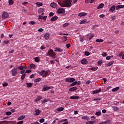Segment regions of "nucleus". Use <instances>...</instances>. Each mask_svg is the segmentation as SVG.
I'll list each match as a JSON object with an SVG mask.
<instances>
[{
  "mask_svg": "<svg viewBox=\"0 0 124 124\" xmlns=\"http://www.w3.org/2000/svg\"><path fill=\"white\" fill-rule=\"evenodd\" d=\"M34 61L36 62H40V58H39V57H35Z\"/></svg>",
  "mask_w": 124,
  "mask_h": 124,
  "instance_id": "obj_30",
  "label": "nucleus"
},
{
  "mask_svg": "<svg viewBox=\"0 0 124 124\" xmlns=\"http://www.w3.org/2000/svg\"><path fill=\"white\" fill-rule=\"evenodd\" d=\"M77 85V82L76 81H74L72 84H70V87H74V86H76Z\"/></svg>",
  "mask_w": 124,
  "mask_h": 124,
  "instance_id": "obj_34",
  "label": "nucleus"
},
{
  "mask_svg": "<svg viewBox=\"0 0 124 124\" xmlns=\"http://www.w3.org/2000/svg\"><path fill=\"white\" fill-rule=\"evenodd\" d=\"M95 115H96V116H100V115H101V112L98 111L95 113Z\"/></svg>",
  "mask_w": 124,
  "mask_h": 124,
  "instance_id": "obj_47",
  "label": "nucleus"
},
{
  "mask_svg": "<svg viewBox=\"0 0 124 124\" xmlns=\"http://www.w3.org/2000/svg\"><path fill=\"white\" fill-rule=\"evenodd\" d=\"M41 81V78H38L34 80V82H40Z\"/></svg>",
  "mask_w": 124,
  "mask_h": 124,
  "instance_id": "obj_48",
  "label": "nucleus"
},
{
  "mask_svg": "<svg viewBox=\"0 0 124 124\" xmlns=\"http://www.w3.org/2000/svg\"><path fill=\"white\" fill-rule=\"evenodd\" d=\"M97 63H98V64H99V65H101L102 64V63H103V62H102V61L100 60V61H98Z\"/></svg>",
  "mask_w": 124,
  "mask_h": 124,
  "instance_id": "obj_50",
  "label": "nucleus"
},
{
  "mask_svg": "<svg viewBox=\"0 0 124 124\" xmlns=\"http://www.w3.org/2000/svg\"><path fill=\"white\" fill-rule=\"evenodd\" d=\"M64 109V108L63 107H61L58 108L57 109V111H58V112H62V111H63V110Z\"/></svg>",
  "mask_w": 124,
  "mask_h": 124,
  "instance_id": "obj_32",
  "label": "nucleus"
},
{
  "mask_svg": "<svg viewBox=\"0 0 124 124\" xmlns=\"http://www.w3.org/2000/svg\"><path fill=\"white\" fill-rule=\"evenodd\" d=\"M103 41H104V40H103V39H97L96 40L95 42L98 43H101V42H103Z\"/></svg>",
  "mask_w": 124,
  "mask_h": 124,
  "instance_id": "obj_38",
  "label": "nucleus"
},
{
  "mask_svg": "<svg viewBox=\"0 0 124 124\" xmlns=\"http://www.w3.org/2000/svg\"><path fill=\"white\" fill-rule=\"evenodd\" d=\"M44 37L46 40H48V39L50 37V34L48 32L46 33L44 35Z\"/></svg>",
  "mask_w": 124,
  "mask_h": 124,
  "instance_id": "obj_8",
  "label": "nucleus"
},
{
  "mask_svg": "<svg viewBox=\"0 0 124 124\" xmlns=\"http://www.w3.org/2000/svg\"><path fill=\"white\" fill-rule=\"evenodd\" d=\"M89 69L90 70H92V71H95L97 70V69H98V67H96L90 68Z\"/></svg>",
  "mask_w": 124,
  "mask_h": 124,
  "instance_id": "obj_23",
  "label": "nucleus"
},
{
  "mask_svg": "<svg viewBox=\"0 0 124 124\" xmlns=\"http://www.w3.org/2000/svg\"><path fill=\"white\" fill-rule=\"evenodd\" d=\"M119 89L120 87H115L112 90V92H117Z\"/></svg>",
  "mask_w": 124,
  "mask_h": 124,
  "instance_id": "obj_39",
  "label": "nucleus"
},
{
  "mask_svg": "<svg viewBox=\"0 0 124 124\" xmlns=\"http://www.w3.org/2000/svg\"><path fill=\"white\" fill-rule=\"evenodd\" d=\"M30 25H34L35 24V22L34 21H30L29 22Z\"/></svg>",
  "mask_w": 124,
  "mask_h": 124,
  "instance_id": "obj_60",
  "label": "nucleus"
},
{
  "mask_svg": "<svg viewBox=\"0 0 124 124\" xmlns=\"http://www.w3.org/2000/svg\"><path fill=\"white\" fill-rule=\"evenodd\" d=\"M108 123H110V121L108 120V121H106L105 122H102V123H100L99 124H107Z\"/></svg>",
  "mask_w": 124,
  "mask_h": 124,
  "instance_id": "obj_42",
  "label": "nucleus"
},
{
  "mask_svg": "<svg viewBox=\"0 0 124 124\" xmlns=\"http://www.w3.org/2000/svg\"><path fill=\"white\" fill-rule=\"evenodd\" d=\"M30 68H35V66L34 65V64H31L30 65Z\"/></svg>",
  "mask_w": 124,
  "mask_h": 124,
  "instance_id": "obj_45",
  "label": "nucleus"
},
{
  "mask_svg": "<svg viewBox=\"0 0 124 124\" xmlns=\"http://www.w3.org/2000/svg\"><path fill=\"white\" fill-rule=\"evenodd\" d=\"M72 1L71 0H65L63 1L62 3H60L59 2L58 3L60 4L61 7H71L72 5L71 3Z\"/></svg>",
  "mask_w": 124,
  "mask_h": 124,
  "instance_id": "obj_1",
  "label": "nucleus"
},
{
  "mask_svg": "<svg viewBox=\"0 0 124 124\" xmlns=\"http://www.w3.org/2000/svg\"><path fill=\"white\" fill-rule=\"evenodd\" d=\"M86 23H87V20L84 19L80 21V25H82L83 24H86Z\"/></svg>",
  "mask_w": 124,
  "mask_h": 124,
  "instance_id": "obj_40",
  "label": "nucleus"
},
{
  "mask_svg": "<svg viewBox=\"0 0 124 124\" xmlns=\"http://www.w3.org/2000/svg\"><path fill=\"white\" fill-rule=\"evenodd\" d=\"M100 18H104L105 17V15L104 14H102L99 16Z\"/></svg>",
  "mask_w": 124,
  "mask_h": 124,
  "instance_id": "obj_61",
  "label": "nucleus"
},
{
  "mask_svg": "<svg viewBox=\"0 0 124 124\" xmlns=\"http://www.w3.org/2000/svg\"><path fill=\"white\" fill-rule=\"evenodd\" d=\"M40 123H44L45 122V119L42 118L39 121Z\"/></svg>",
  "mask_w": 124,
  "mask_h": 124,
  "instance_id": "obj_55",
  "label": "nucleus"
},
{
  "mask_svg": "<svg viewBox=\"0 0 124 124\" xmlns=\"http://www.w3.org/2000/svg\"><path fill=\"white\" fill-rule=\"evenodd\" d=\"M82 120H86V121H89L90 118L88 116H82L81 117Z\"/></svg>",
  "mask_w": 124,
  "mask_h": 124,
  "instance_id": "obj_31",
  "label": "nucleus"
},
{
  "mask_svg": "<svg viewBox=\"0 0 124 124\" xmlns=\"http://www.w3.org/2000/svg\"><path fill=\"white\" fill-rule=\"evenodd\" d=\"M76 80V79L75 78H66L65 79V82H67V83H73V82H75Z\"/></svg>",
  "mask_w": 124,
  "mask_h": 124,
  "instance_id": "obj_3",
  "label": "nucleus"
},
{
  "mask_svg": "<svg viewBox=\"0 0 124 124\" xmlns=\"http://www.w3.org/2000/svg\"><path fill=\"white\" fill-rule=\"evenodd\" d=\"M111 59V58L110 57V56H108L106 57V59L107 61H109V60H110Z\"/></svg>",
  "mask_w": 124,
  "mask_h": 124,
  "instance_id": "obj_63",
  "label": "nucleus"
},
{
  "mask_svg": "<svg viewBox=\"0 0 124 124\" xmlns=\"http://www.w3.org/2000/svg\"><path fill=\"white\" fill-rule=\"evenodd\" d=\"M47 54L48 55H49V56H51V57H54L56 55L54 52V51L52 49L49 50L47 52Z\"/></svg>",
  "mask_w": 124,
  "mask_h": 124,
  "instance_id": "obj_5",
  "label": "nucleus"
},
{
  "mask_svg": "<svg viewBox=\"0 0 124 124\" xmlns=\"http://www.w3.org/2000/svg\"><path fill=\"white\" fill-rule=\"evenodd\" d=\"M65 12V10L63 8H60L57 10V13L58 14H62V13H64Z\"/></svg>",
  "mask_w": 124,
  "mask_h": 124,
  "instance_id": "obj_7",
  "label": "nucleus"
},
{
  "mask_svg": "<svg viewBox=\"0 0 124 124\" xmlns=\"http://www.w3.org/2000/svg\"><path fill=\"white\" fill-rule=\"evenodd\" d=\"M102 90L101 89H99L98 90H95L93 92V94H95V93H100Z\"/></svg>",
  "mask_w": 124,
  "mask_h": 124,
  "instance_id": "obj_14",
  "label": "nucleus"
},
{
  "mask_svg": "<svg viewBox=\"0 0 124 124\" xmlns=\"http://www.w3.org/2000/svg\"><path fill=\"white\" fill-rule=\"evenodd\" d=\"M25 118H26L25 115H21L18 118L17 121H21V120H24Z\"/></svg>",
  "mask_w": 124,
  "mask_h": 124,
  "instance_id": "obj_13",
  "label": "nucleus"
},
{
  "mask_svg": "<svg viewBox=\"0 0 124 124\" xmlns=\"http://www.w3.org/2000/svg\"><path fill=\"white\" fill-rule=\"evenodd\" d=\"M3 42H4V43L5 44H8L9 43H10V41H9V40H5V41H4Z\"/></svg>",
  "mask_w": 124,
  "mask_h": 124,
  "instance_id": "obj_53",
  "label": "nucleus"
},
{
  "mask_svg": "<svg viewBox=\"0 0 124 124\" xmlns=\"http://www.w3.org/2000/svg\"><path fill=\"white\" fill-rule=\"evenodd\" d=\"M69 25H70L69 23H68V22L65 23L63 25L62 27H63V28H66V27H68V26H69Z\"/></svg>",
  "mask_w": 124,
  "mask_h": 124,
  "instance_id": "obj_37",
  "label": "nucleus"
},
{
  "mask_svg": "<svg viewBox=\"0 0 124 124\" xmlns=\"http://www.w3.org/2000/svg\"><path fill=\"white\" fill-rule=\"evenodd\" d=\"M107 53H106V52H103L102 54V55L103 56V57H106L107 56Z\"/></svg>",
  "mask_w": 124,
  "mask_h": 124,
  "instance_id": "obj_56",
  "label": "nucleus"
},
{
  "mask_svg": "<svg viewBox=\"0 0 124 124\" xmlns=\"http://www.w3.org/2000/svg\"><path fill=\"white\" fill-rule=\"evenodd\" d=\"M24 123V121H21L17 123V124H22Z\"/></svg>",
  "mask_w": 124,
  "mask_h": 124,
  "instance_id": "obj_64",
  "label": "nucleus"
},
{
  "mask_svg": "<svg viewBox=\"0 0 124 124\" xmlns=\"http://www.w3.org/2000/svg\"><path fill=\"white\" fill-rule=\"evenodd\" d=\"M33 83H27L26 85L27 88H31V87H32Z\"/></svg>",
  "mask_w": 124,
  "mask_h": 124,
  "instance_id": "obj_26",
  "label": "nucleus"
},
{
  "mask_svg": "<svg viewBox=\"0 0 124 124\" xmlns=\"http://www.w3.org/2000/svg\"><path fill=\"white\" fill-rule=\"evenodd\" d=\"M11 72L12 73V76H16L18 74V70H17L16 68H15L13 69Z\"/></svg>",
  "mask_w": 124,
  "mask_h": 124,
  "instance_id": "obj_4",
  "label": "nucleus"
},
{
  "mask_svg": "<svg viewBox=\"0 0 124 124\" xmlns=\"http://www.w3.org/2000/svg\"><path fill=\"white\" fill-rule=\"evenodd\" d=\"M87 14L86 13H80L78 14L79 17H83V16H86Z\"/></svg>",
  "mask_w": 124,
  "mask_h": 124,
  "instance_id": "obj_22",
  "label": "nucleus"
},
{
  "mask_svg": "<svg viewBox=\"0 0 124 124\" xmlns=\"http://www.w3.org/2000/svg\"><path fill=\"white\" fill-rule=\"evenodd\" d=\"M93 37H94V33H92L89 37V40H91Z\"/></svg>",
  "mask_w": 124,
  "mask_h": 124,
  "instance_id": "obj_44",
  "label": "nucleus"
},
{
  "mask_svg": "<svg viewBox=\"0 0 124 124\" xmlns=\"http://www.w3.org/2000/svg\"><path fill=\"white\" fill-rule=\"evenodd\" d=\"M31 70H27L26 71L25 73H31Z\"/></svg>",
  "mask_w": 124,
  "mask_h": 124,
  "instance_id": "obj_62",
  "label": "nucleus"
},
{
  "mask_svg": "<svg viewBox=\"0 0 124 124\" xmlns=\"http://www.w3.org/2000/svg\"><path fill=\"white\" fill-rule=\"evenodd\" d=\"M57 20H58V16H54L50 19V21L51 22H54V21H57Z\"/></svg>",
  "mask_w": 124,
  "mask_h": 124,
  "instance_id": "obj_16",
  "label": "nucleus"
},
{
  "mask_svg": "<svg viewBox=\"0 0 124 124\" xmlns=\"http://www.w3.org/2000/svg\"><path fill=\"white\" fill-rule=\"evenodd\" d=\"M97 100H101V98H97L93 99L94 101H96Z\"/></svg>",
  "mask_w": 124,
  "mask_h": 124,
  "instance_id": "obj_58",
  "label": "nucleus"
},
{
  "mask_svg": "<svg viewBox=\"0 0 124 124\" xmlns=\"http://www.w3.org/2000/svg\"><path fill=\"white\" fill-rule=\"evenodd\" d=\"M44 11V8H40L38 10V13H42V12H43Z\"/></svg>",
  "mask_w": 124,
  "mask_h": 124,
  "instance_id": "obj_29",
  "label": "nucleus"
},
{
  "mask_svg": "<svg viewBox=\"0 0 124 124\" xmlns=\"http://www.w3.org/2000/svg\"><path fill=\"white\" fill-rule=\"evenodd\" d=\"M8 2L10 5H13V4H14V1L13 0H9Z\"/></svg>",
  "mask_w": 124,
  "mask_h": 124,
  "instance_id": "obj_33",
  "label": "nucleus"
},
{
  "mask_svg": "<svg viewBox=\"0 0 124 124\" xmlns=\"http://www.w3.org/2000/svg\"><path fill=\"white\" fill-rule=\"evenodd\" d=\"M79 98V96L75 95V96H71L70 97V99H78Z\"/></svg>",
  "mask_w": 124,
  "mask_h": 124,
  "instance_id": "obj_19",
  "label": "nucleus"
},
{
  "mask_svg": "<svg viewBox=\"0 0 124 124\" xmlns=\"http://www.w3.org/2000/svg\"><path fill=\"white\" fill-rule=\"evenodd\" d=\"M104 6V4L101 3L99 5V6L97 7V9H100V8H102Z\"/></svg>",
  "mask_w": 124,
  "mask_h": 124,
  "instance_id": "obj_28",
  "label": "nucleus"
},
{
  "mask_svg": "<svg viewBox=\"0 0 124 124\" xmlns=\"http://www.w3.org/2000/svg\"><path fill=\"white\" fill-rule=\"evenodd\" d=\"M113 64H114V61H111L107 64V66L108 67L109 66H111V65Z\"/></svg>",
  "mask_w": 124,
  "mask_h": 124,
  "instance_id": "obj_20",
  "label": "nucleus"
},
{
  "mask_svg": "<svg viewBox=\"0 0 124 124\" xmlns=\"http://www.w3.org/2000/svg\"><path fill=\"white\" fill-rule=\"evenodd\" d=\"M55 52H62V51H63V49L62 48H60V47H56L55 49Z\"/></svg>",
  "mask_w": 124,
  "mask_h": 124,
  "instance_id": "obj_17",
  "label": "nucleus"
},
{
  "mask_svg": "<svg viewBox=\"0 0 124 124\" xmlns=\"http://www.w3.org/2000/svg\"><path fill=\"white\" fill-rule=\"evenodd\" d=\"M94 123V121H89V122H87L86 123V124H93Z\"/></svg>",
  "mask_w": 124,
  "mask_h": 124,
  "instance_id": "obj_46",
  "label": "nucleus"
},
{
  "mask_svg": "<svg viewBox=\"0 0 124 124\" xmlns=\"http://www.w3.org/2000/svg\"><path fill=\"white\" fill-rule=\"evenodd\" d=\"M85 56H90L91 55V53L89 51H85Z\"/></svg>",
  "mask_w": 124,
  "mask_h": 124,
  "instance_id": "obj_51",
  "label": "nucleus"
},
{
  "mask_svg": "<svg viewBox=\"0 0 124 124\" xmlns=\"http://www.w3.org/2000/svg\"><path fill=\"white\" fill-rule=\"evenodd\" d=\"M51 87L49 86H44L42 89L43 92H46V91H48V90H50Z\"/></svg>",
  "mask_w": 124,
  "mask_h": 124,
  "instance_id": "obj_9",
  "label": "nucleus"
},
{
  "mask_svg": "<svg viewBox=\"0 0 124 124\" xmlns=\"http://www.w3.org/2000/svg\"><path fill=\"white\" fill-rule=\"evenodd\" d=\"M112 108L113 111H119V108L116 106H113Z\"/></svg>",
  "mask_w": 124,
  "mask_h": 124,
  "instance_id": "obj_27",
  "label": "nucleus"
},
{
  "mask_svg": "<svg viewBox=\"0 0 124 124\" xmlns=\"http://www.w3.org/2000/svg\"><path fill=\"white\" fill-rule=\"evenodd\" d=\"M67 40V37H66V36H63L62 39V41H63V42H65V41H66Z\"/></svg>",
  "mask_w": 124,
  "mask_h": 124,
  "instance_id": "obj_41",
  "label": "nucleus"
},
{
  "mask_svg": "<svg viewBox=\"0 0 124 124\" xmlns=\"http://www.w3.org/2000/svg\"><path fill=\"white\" fill-rule=\"evenodd\" d=\"M26 75H27V74H23L21 77V80H24V79H25V77H26Z\"/></svg>",
  "mask_w": 124,
  "mask_h": 124,
  "instance_id": "obj_43",
  "label": "nucleus"
},
{
  "mask_svg": "<svg viewBox=\"0 0 124 124\" xmlns=\"http://www.w3.org/2000/svg\"><path fill=\"white\" fill-rule=\"evenodd\" d=\"M109 12H114L115 11V6L113 5L111 6L109 10Z\"/></svg>",
  "mask_w": 124,
  "mask_h": 124,
  "instance_id": "obj_21",
  "label": "nucleus"
},
{
  "mask_svg": "<svg viewBox=\"0 0 124 124\" xmlns=\"http://www.w3.org/2000/svg\"><path fill=\"white\" fill-rule=\"evenodd\" d=\"M84 39H85L84 37H80V42H84Z\"/></svg>",
  "mask_w": 124,
  "mask_h": 124,
  "instance_id": "obj_54",
  "label": "nucleus"
},
{
  "mask_svg": "<svg viewBox=\"0 0 124 124\" xmlns=\"http://www.w3.org/2000/svg\"><path fill=\"white\" fill-rule=\"evenodd\" d=\"M119 57H122L123 60H124V53L123 52L120 53L119 55H118Z\"/></svg>",
  "mask_w": 124,
  "mask_h": 124,
  "instance_id": "obj_35",
  "label": "nucleus"
},
{
  "mask_svg": "<svg viewBox=\"0 0 124 124\" xmlns=\"http://www.w3.org/2000/svg\"><path fill=\"white\" fill-rule=\"evenodd\" d=\"M2 86L3 87H7V86H8V83L4 82L3 83H2Z\"/></svg>",
  "mask_w": 124,
  "mask_h": 124,
  "instance_id": "obj_49",
  "label": "nucleus"
},
{
  "mask_svg": "<svg viewBox=\"0 0 124 124\" xmlns=\"http://www.w3.org/2000/svg\"><path fill=\"white\" fill-rule=\"evenodd\" d=\"M46 19H47V16H43V20L44 21H46Z\"/></svg>",
  "mask_w": 124,
  "mask_h": 124,
  "instance_id": "obj_59",
  "label": "nucleus"
},
{
  "mask_svg": "<svg viewBox=\"0 0 124 124\" xmlns=\"http://www.w3.org/2000/svg\"><path fill=\"white\" fill-rule=\"evenodd\" d=\"M50 6L51 7H52V8H56V7H57V3H55V2H52L50 4Z\"/></svg>",
  "mask_w": 124,
  "mask_h": 124,
  "instance_id": "obj_15",
  "label": "nucleus"
},
{
  "mask_svg": "<svg viewBox=\"0 0 124 124\" xmlns=\"http://www.w3.org/2000/svg\"><path fill=\"white\" fill-rule=\"evenodd\" d=\"M35 4L37 5L38 7H39L40 6H42L43 5V4H42V2H37L35 3Z\"/></svg>",
  "mask_w": 124,
  "mask_h": 124,
  "instance_id": "obj_25",
  "label": "nucleus"
},
{
  "mask_svg": "<svg viewBox=\"0 0 124 124\" xmlns=\"http://www.w3.org/2000/svg\"><path fill=\"white\" fill-rule=\"evenodd\" d=\"M78 89L76 87H73L69 89V92H74V91L77 90Z\"/></svg>",
  "mask_w": 124,
  "mask_h": 124,
  "instance_id": "obj_12",
  "label": "nucleus"
},
{
  "mask_svg": "<svg viewBox=\"0 0 124 124\" xmlns=\"http://www.w3.org/2000/svg\"><path fill=\"white\" fill-rule=\"evenodd\" d=\"M38 74L39 75H41V76H42V77H47V76H48L49 73L47 71L42 70L41 72H38Z\"/></svg>",
  "mask_w": 124,
  "mask_h": 124,
  "instance_id": "obj_2",
  "label": "nucleus"
},
{
  "mask_svg": "<svg viewBox=\"0 0 124 124\" xmlns=\"http://www.w3.org/2000/svg\"><path fill=\"white\" fill-rule=\"evenodd\" d=\"M8 16H9V15H8V13H7V12H5L2 15V18L3 19H6V18H8Z\"/></svg>",
  "mask_w": 124,
  "mask_h": 124,
  "instance_id": "obj_6",
  "label": "nucleus"
},
{
  "mask_svg": "<svg viewBox=\"0 0 124 124\" xmlns=\"http://www.w3.org/2000/svg\"><path fill=\"white\" fill-rule=\"evenodd\" d=\"M124 8V5H117L116 8L115 9H116V10H118V9H120V8Z\"/></svg>",
  "mask_w": 124,
  "mask_h": 124,
  "instance_id": "obj_18",
  "label": "nucleus"
},
{
  "mask_svg": "<svg viewBox=\"0 0 124 124\" xmlns=\"http://www.w3.org/2000/svg\"><path fill=\"white\" fill-rule=\"evenodd\" d=\"M18 69H20V70H23L24 69L23 66H20L18 68Z\"/></svg>",
  "mask_w": 124,
  "mask_h": 124,
  "instance_id": "obj_57",
  "label": "nucleus"
},
{
  "mask_svg": "<svg viewBox=\"0 0 124 124\" xmlns=\"http://www.w3.org/2000/svg\"><path fill=\"white\" fill-rule=\"evenodd\" d=\"M80 62L82 64H87V63H88V61H87V59H83L81 60Z\"/></svg>",
  "mask_w": 124,
  "mask_h": 124,
  "instance_id": "obj_10",
  "label": "nucleus"
},
{
  "mask_svg": "<svg viewBox=\"0 0 124 124\" xmlns=\"http://www.w3.org/2000/svg\"><path fill=\"white\" fill-rule=\"evenodd\" d=\"M118 17V16L116 15V16H112L111 17V19L112 20V21H114V20H116V19H117V18Z\"/></svg>",
  "mask_w": 124,
  "mask_h": 124,
  "instance_id": "obj_36",
  "label": "nucleus"
},
{
  "mask_svg": "<svg viewBox=\"0 0 124 124\" xmlns=\"http://www.w3.org/2000/svg\"><path fill=\"white\" fill-rule=\"evenodd\" d=\"M11 114H12V112H11V111H8L6 112V115H7V116H10Z\"/></svg>",
  "mask_w": 124,
  "mask_h": 124,
  "instance_id": "obj_52",
  "label": "nucleus"
},
{
  "mask_svg": "<svg viewBox=\"0 0 124 124\" xmlns=\"http://www.w3.org/2000/svg\"><path fill=\"white\" fill-rule=\"evenodd\" d=\"M35 113L34 114V116H38L40 113H41V110L40 109H36L35 110Z\"/></svg>",
  "mask_w": 124,
  "mask_h": 124,
  "instance_id": "obj_11",
  "label": "nucleus"
},
{
  "mask_svg": "<svg viewBox=\"0 0 124 124\" xmlns=\"http://www.w3.org/2000/svg\"><path fill=\"white\" fill-rule=\"evenodd\" d=\"M42 99V97L41 96H39L37 97V98L35 99V102H37V101H40V100H41Z\"/></svg>",
  "mask_w": 124,
  "mask_h": 124,
  "instance_id": "obj_24",
  "label": "nucleus"
}]
</instances>
